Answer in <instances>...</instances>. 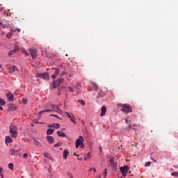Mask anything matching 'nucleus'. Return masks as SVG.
I'll return each instance as SVG.
<instances>
[{
  "label": "nucleus",
  "instance_id": "20e7f679",
  "mask_svg": "<svg viewBox=\"0 0 178 178\" xmlns=\"http://www.w3.org/2000/svg\"><path fill=\"white\" fill-rule=\"evenodd\" d=\"M84 141V138L83 136H79V138L76 140L75 143V147L76 148H79L80 145V148H84V145L83 144V142Z\"/></svg>",
  "mask_w": 178,
  "mask_h": 178
},
{
  "label": "nucleus",
  "instance_id": "052dcab7",
  "mask_svg": "<svg viewBox=\"0 0 178 178\" xmlns=\"http://www.w3.org/2000/svg\"><path fill=\"white\" fill-rule=\"evenodd\" d=\"M70 77H72V74H70Z\"/></svg>",
  "mask_w": 178,
  "mask_h": 178
},
{
  "label": "nucleus",
  "instance_id": "6ab92c4d",
  "mask_svg": "<svg viewBox=\"0 0 178 178\" xmlns=\"http://www.w3.org/2000/svg\"><path fill=\"white\" fill-rule=\"evenodd\" d=\"M5 143L6 144H8V143H13V139H12V137L7 136H6Z\"/></svg>",
  "mask_w": 178,
  "mask_h": 178
},
{
  "label": "nucleus",
  "instance_id": "39448f33",
  "mask_svg": "<svg viewBox=\"0 0 178 178\" xmlns=\"http://www.w3.org/2000/svg\"><path fill=\"white\" fill-rule=\"evenodd\" d=\"M120 170L123 176V177H126L127 176V172H129V166L124 165V167H121Z\"/></svg>",
  "mask_w": 178,
  "mask_h": 178
},
{
  "label": "nucleus",
  "instance_id": "774afa93",
  "mask_svg": "<svg viewBox=\"0 0 178 178\" xmlns=\"http://www.w3.org/2000/svg\"><path fill=\"white\" fill-rule=\"evenodd\" d=\"M126 122H127V120H126Z\"/></svg>",
  "mask_w": 178,
  "mask_h": 178
},
{
  "label": "nucleus",
  "instance_id": "a19ab883",
  "mask_svg": "<svg viewBox=\"0 0 178 178\" xmlns=\"http://www.w3.org/2000/svg\"><path fill=\"white\" fill-rule=\"evenodd\" d=\"M92 170H93V172H95V173L97 172V170H95V168H90L89 170L90 172H91Z\"/></svg>",
  "mask_w": 178,
  "mask_h": 178
},
{
  "label": "nucleus",
  "instance_id": "603ef678",
  "mask_svg": "<svg viewBox=\"0 0 178 178\" xmlns=\"http://www.w3.org/2000/svg\"><path fill=\"white\" fill-rule=\"evenodd\" d=\"M0 176L1 178H3V174H2V172L1 173Z\"/></svg>",
  "mask_w": 178,
  "mask_h": 178
},
{
  "label": "nucleus",
  "instance_id": "c85d7f7f",
  "mask_svg": "<svg viewBox=\"0 0 178 178\" xmlns=\"http://www.w3.org/2000/svg\"><path fill=\"white\" fill-rule=\"evenodd\" d=\"M22 52H23V54H25L26 56H29V52H27V51H26V49H22Z\"/></svg>",
  "mask_w": 178,
  "mask_h": 178
},
{
  "label": "nucleus",
  "instance_id": "bb28decb",
  "mask_svg": "<svg viewBox=\"0 0 178 178\" xmlns=\"http://www.w3.org/2000/svg\"><path fill=\"white\" fill-rule=\"evenodd\" d=\"M10 31H11L12 33H16V31H17V33H20V29L17 28V29H11Z\"/></svg>",
  "mask_w": 178,
  "mask_h": 178
},
{
  "label": "nucleus",
  "instance_id": "680f3d73",
  "mask_svg": "<svg viewBox=\"0 0 178 178\" xmlns=\"http://www.w3.org/2000/svg\"><path fill=\"white\" fill-rule=\"evenodd\" d=\"M31 126H32V127H33V126H34V124H31Z\"/></svg>",
  "mask_w": 178,
  "mask_h": 178
},
{
  "label": "nucleus",
  "instance_id": "c9c22d12",
  "mask_svg": "<svg viewBox=\"0 0 178 178\" xmlns=\"http://www.w3.org/2000/svg\"><path fill=\"white\" fill-rule=\"evenodd\" d=\"M28 102L29 100L27 99H22V104H24V105H26Z\"/></svg>",
  "mask_w": 178,
  "mask_h": 178
},
{
  "label": "nucleus",
  "instance_id": "423d86ee",
  "mask_svg": "<svg viewBox=\"0 0 178 178\" xmlns=\"http://www.w3.org/2000/svg\"><path fill=\"white\" fill-rule=\"evenodd\" d=\"M63 81H64V79L63 78L58 79L56 81H55L53 83L51 86V90H54V88H56V87H59V86H60V84H62Z\"/></svg>",
  "mask_w": 178,
  "mask_h": 178
},
{
  "label": "nucleus",
  "instance_id": "393cba45",
  "mask_svg": "<svg viewBox=\"0 0 178 178\" xmlns=\"http://www.w3.org/2000/svg\"><path fill=\"white\" fill-rule=\"evenodd\" d=\"M0 105H2V106L6 105V102L2 98H0Z\"/></svg>",
  "mask_w": 178,
  "mask_h": 178
},
{
  "label": "nucleus",
  "instance_id": "f3484780",
  "mask_svg": "<svg viewBox=\"0 0 178 178\" xmlns=\"http://www.w3.org/2000/svg\"><path fill=\"white\" fill-rule=\"evenodd\" d=\"M102 113L100 116H104L105 113H106V107L105 106H102L101 108Z\"/></svg>",
  "mask_w": 178,
  "mask_h": 178
},
{
  "label": "nucleus",
  "instance_id": "864d4df0",
  "mask_svg": "<svg viewBox=\"0 0 178 178\" xmlns=\"http://www.w3.org/2000/svg\"><path fill=\"white\" fill-rule=\"evenodd\" d=\"M0 111H3V108H2V106H0Z\"/></svg>",
  "mask_w": 178,
  "mask_h": 178
},
{
  "label": "nucleus",
  "instance_id": "a18cd8bd",
  "mask_svg": "<svg viewBox=\"0 0 178 178\" xmlns=\"http://www.w3.org/2000/svg\"><path fill=\"white\" fill-rule=\"evenodd\" d=\"M33 123H35V124H38V123H40V122H38V120H35L33 121Z\"/></svg>",
  "mask_w": 178,
  "mask_h": 178
},
{
  "label": "nucleus",
  "instance_id": "09e8293b",
  "mask_svg": "<svg viewBox=\"0 0 178 178\" xmlns=\"http://www.w3.org/2000/svg\"><path fill=\"white\" fill-rule=\"evenodd\" d=\"M87 156H88V158H91V154H90V153H88Z\"/></svg>",
  "mask_w": 178,
  "mask_h": 178
},
{
  "label": "nucleus",
  "instance_id": "5fc2aeb1",
  "mask_svg": "<svg viewBox=\"0 0 178 178\" xmlns=\"http://www.w3.org/2000/svg\"><path fill=\"white\" fill-rule=\"evenodd\" d=\"M100 152H102V147H99Z\"/></svg>",
  "mask_w": 178,
  "mask_h": 178
},
{
  "label": "nucleus",
  "instance_id": "37998d69",
  "mask_svg": "<svg viewBox=\"0 0 178 178\" xmlns=\"http://www.w3.org/2000/svg\"><path fill=\"white\" fill-rule=\"evenodd\" d=\"M48 155H49L48 153H47V152L44 153V156H45L46 158H48Z\"/></svg>",
  "mask_w": 178,
  "mask_h": 178
},
{
  "label": "nucleus",
  "instance_id": "69168bd1",
  "mask_svg": "<svg viewBox=\"0 0 178 178\" xmlns=\"http://www.w3.org/2000/svg\"><path fill=\"white\" fill-rule=\"evenodd\" d=\"M90 124H92V122H90Z\"/></svg>",
  "mask_w": 178,
  "mask_h": 178
},
{
  "label": "nucleus",
  "instance_id": "338daca9",
  "mask_svg": "<svg viewBox=\"0 0 178 178\" xmlns=\"http://www.w3.org/2000/svg\"><path fill=\"white\" fill-rule=\"evenodd\" d=\"M126 122H127V120H126Z\"/></svg>",
  "mask_w": 178,
  "mask_h": 178
},
{
  "label": "nucleus",
  "instance_id": "4c0bfd02",
  "mask_svg": "<svg viewBox=\"0 0 178 178\" xmlns=\"http://www.w3.org/2000/svg\"><path fill=\"white\" fill-rule=\"evenodd\" d=\"M54 124H55L54 125L55 129H59L60 127V124L58 123H55Z\"/></svg>",
  "mask_w": 178,
  "mask_h": 178
},
{
  "label": "nucleus",
  "instance_id": "a878e982",
  "mask_svg": "<svg viewBox=\"0 0 178 178\" xmlns=\"http://www.w3.org/2000/svg\"><path fill=\"white\" fill-rule=\"evenodd\" d=\"M62 145V142H58L54 145V148H58V147H60Z\"/></svg>",
  "mask_w": 178,
  "mask_h": 178
},
{
  "label": "nucleus",
  "instance_id": "c03bdc74",
  "mask_svg": "<svg viewBox=\"0 0 178 178\" xmlns=\"http://www.w3.org/2000/svg\"><path fill=\"white\" fill-rule=\"evenodd\" d=\"M51 116H54V118H57V119H59V117L55 114L51 115Z\"/></svg>",
  "mask_w": 178,
  "mask_h": 178
},
{
  "label": "nucleus",
  "instance_id": "f704fd0d",
  "mask_svg": "<svg viewBox=\"0 0 178 178\" xmlns=\"http://www.w3.org/2000/svg\"><path fill=\"white\" fill-rule=\"evenodd\" d=\"M67 176L70 178H74V177H73V175H72V173L70 172H67Z\"/></svg>",
  "mask_w": 178,
  "mask_h": 178
},
{
  "label": "nucleus",
  "instance_id": "cd10ccee",
  "mask_svg": "<svg viewBox=\"0 0 178 178\" xmlns=\"http://www.w3.org/2000/svg\"><path fill=\"white\" fill-rule=\"evenodd\" d=\"M0 26L1 27H3V29H8V25L3 24V23L0 22Z\"/></svg>",
  "mask_w": 178,
  "mask_h": 178
},
{
  "label": "nucleus",
  "instance_id": "6e6552de",
  "mask_svg": "<svg viewBox=\"0 0 178 178\" xmlns=\"http://www.w3.org/2000/svg\"><path fill=\"white\" fill-rule=\"evenodd\" d=\"M17 109V106L13 104H10L8 105V112H13V111H16Z\"/></svg>",
  "mask_w": 178,
  "mask_h": 178
},
{
  "label": "nucleus",
  "instance_id": "72a5a7b5",
  "mask_svg": "<svg viewBox=\"0 0 178 178\" xmlns=\"http://www.w3.org/2000/svg\"><path fill=\"white\" fill-rule=\"evenodd\" d=\"M145 168H148L149 166H151V162L148 161L145 163Z\"/></svg>",
  "mask_w": 178,
  "mask_h": 178
},
{
  "label": "nucleus",
  "instance_id": "13d9d810",
  "mask_svg": "<svg viewBox=\"0 0 178 178\" xmlns=\"http://www.w3.org/2000/svg\"><path fill=\"white\" fill-rule=\"evenodd\" d=\"M84 160H85V161H87V157H86V158L84 159Z\"/></svg>",
  "mask_w": 178,
  "mask_h": 178
},
{
  "label": "nucleus",
  "instance_id": "4d7b16f0",
  "mask_svg": "<svg viewBox=\"0 0 178 178\" xmlns=\"http://www.w3.org/2000/svg\"><path fill=\"white\" fill-rule=\"evenodd\" d=\"M1 68H2V65L0 64V69H1Z\"/></svg>",
  "mask_w": 178,
  "mask_h": 178
},
{
  "label": "nucleus",
  "instance_id": "473e14b6",
  "mask_svg": "<svg viewBox=\"0 0 178 178\" xmlns=\"http://www.w3.org/2000/svg\"><path fill=\"white\" fill-rule=\"evenodd\" d=\"M8 168H9V169H10L11 170H13V163H10L8 164Z\"/></svg>",
  "mask_w": 178,
  "mask_h": 178
},
{
  "label": "nucleus",
  "instance_id": "0eeeda50",
  "mask_svg": "<svg viewBox=\"0 0 178 178\" xmlns=\"http://www.w3.org/2000/svg\"><path fill=\"white\" fill-rule=\"evenodd\" d=\"M35 76L36 77H40V79H43L44 80H47L49 77L48 73H37Z\"/></svg>",
  "mask_w": 178,
  "mask_h": 178
},
{
  "label": "nucleus",
  "instance_id": "4be33fe9",
  "mask_svg": "<svg viewBox=\"0 0 178 178\" xmlns=\"http://www.w3.org/2000/svg\"><path fill=\"white\" fill-rule=\"evenodd\" d=\"M33 141H35V144L37 145V147H42V143L37 140L35 138H33Z\"/></svg>",
  "mask_w": 178,
  "mask_h": 178
},
{
  "label": "nucleus",
  "instance_id": "0e129e2a",
  "mask_svg": "<svg viewBox=\"0 0 178 178\" xmlns=\"http://www.w3.org/2000/svg\"><path fill=\"white\" fill-rule=\"evenodd\" d=\"M2 34H5V33H3H3H2Z\"/></svg>",
  "mask_w": 178,
  "mask_h": 178
},
{
  "label": "nucleus",
  "instance_id": "bf43d9fd",
  "mask_svg": "<svg viewBox=\"0 0 178 178\" xmlns=\"http://www.w3.org/2000/svg\"><path fill=\"white\" fill-rule=\"evenodd\" d=\"M74 155H75L76 156H77V154H76V153H74Z\"/></svg>",
  "mask_w": 178,
  "mask_h": 178
},
{
  "label": "nucleus",
  "instance_id": "1a4fd4ad",
  "mask_svg": "<svg viewBox=\"0 0 178 178\" xmlns=\"http://www.w3.org/2000/svg\"><path fill=\"white\" fill-rule=\"evenodd\" d=\"M29 52L33 59H35V58H37V50L34 49H30Z\"/></svg>",
  "mask_w": 178,
  "mask_h": 178
},
{
  "label": "nucleus",
  "instance_id": "b1692460",
  "mask_svg": "<svg viewBox=\"0 0 178 178\" xmlns=\"http://www.w3.org/2000/svg\"><path fill=\"white\" fill-rule=\"evenodd\" d=\"M54 131H55V129H48L47 131V136H51V134H54Z\"/></svg>",
  "mask_w": 178,
  "mask_h": 178
},
{
  "label": "nucleus",
  "instance_id": "412c9836",
  "mask_svg": "<svg viewBox=\"0 0 178 178\" xmlns=\"http://www.w3.org/2000/svg\"><path fill=\"white\" fill-rule=\"evenodd\" d=\"M57 134L58 136V137H66V134H65V132L62 131H57Z\"/></svg>",
  "mask_w": 178,
  "mask_h": 178
},
{
  "label": "nucleus",
  "instance_id": "9b49d317",
  "mask_svg": "<svg viewBox=\"0 0 178 178\" xmlns=\"http://www.w3.org/2000/svg\"><path fill=\"white\" fill-rule=\"evenodd\" d=\"M19 49V46H15L14 49L8 51V56H10V55H13L14 54H16V52H17Z\"/></svg>",
  "mask_w": 178,
  "mask_h": 178
},
{
  "label": "nucleus",
  "instance_id": "8fccbe9b",
  "mask_svg": "<svg viewBox=\"0 0 178 178\" xmlns=\"http://www.w3.org/2000/svg\"><path fill=\"white\" fill-rule=\"evenodd\" d=\"M65 74H66V72H63L61 73V76H65Z\"/></svg>",
  "mask_w": 178,
  "mask_h": 178
},
{
  "label": "nucleus",
  "instance_id": "aec40b11",
  "mask_svg": "<svg viewBox=\"0 0 178 178\" xmlns=\"http://www.w3.org/2000/svg\"><path fill=\"white\" fill-rule=\"evenodd\" d=\"M69 155V150L67 149H64L63 153V156L64 159H67V156Z\"/></svg>",
  "mask_w": 178,
  "mask_h": 178
},
{
  "label": "nucleus",
  "instance_id": "e433bc0d",
  "mask_svg": "<svg viewBox=\"0 0 178 178\" xmlns=\"http://www.w3.org/2000/svg\"><path fill=\"white\" fill-rule=\"evenodd\" d=\"M78 102H79L81 105H86V102H84V100H79Z\"/></svg>",
  "mask_w": 178,
  "mask_h": 178
},
{
  "label": "nucleus",
  "instance_id": "6e6d98bb",
  "mask_svg": "<svg viewBox=\"0 0 178 178\" xmlns=\"http://www.w3.org/2000/svg\"><path fill=\"white\" fill-rule=\"evenodd\" d=\"M64 109H66V104H64Z\"/></svg>",
  "mask_w": 178,
  "mask_h": 178
},
{
  "label": "nucleus",
  "instance_id": "9d476101",
  "mask_svg": "<svg viewBox=\"0 0 178 178\" xmlns=\"http://www.w3.org/2000/svg\"><path fill=\"white\" fill-rule=\"evenodd\" d=\"M46 140L49 144H54V143H55V139H54V137L51 136H47L46 137Z\"/></svg>",
  "mask_w": 178,
  "mask_h": 178
},
{
  "label": "nucleus",
  "instance_id": "4468645a",
  "mask_svg": "<svg viewBox=\"0 0 178 178\" xmlns=\"http://www.w3.org/2000/svg\"><path fill=\"white\" fill-rule=\"evenodd\" d=\"M6 96L7 97L8 101H13V99L15 98V96H13V94H12V92H8L6 94Z\"/></svg>",
  "mask_w": 178,
  "mask_h": 178
},
{
  "label": "nucleus",
  "instance_id": "dca6fc26",
  "mask_svg": "<svg viewBox=\"0 0 178 178\" xmlns=\"http://www.w3.org/2000/svg\"><path fill=\"white\" fill-rule=\"evenodd\" d=\"M91 86L92 88L95 90V91H98V90H99L98 84L95 83V82H91Z\"/></svg>",
  "mask_w": 178,
  "mask_h": 178
},
{
  "label": "nucleus",
  "instance_id": "a211bd4d",
  "mask_svg": "<svg viewBox=\"0 0 178 178\" xmlns=\"http://www.w3.org/2000/svg\"><path fill=\"white\" fill-rule=\"evenodd\" d=\"M110 163L112 168H116L117 163L113 158L110 159Z\"/></svg>",
  "mask_w": 178,
  "mask_h": 178
},
{
  "label": "nucleus",
  "instance_id": "ddd939ff",
  "mask_svg": "<svg viewBox=\"0 0 178 178\" xmlns=\"http://www.w3.org/2000/svg\"><path fill=\"white\" fill-rule=\"evenodd\" d=\"M20 151H22V149H10V150H9V152H10V155H12V156H15V155H16V154L17 153V152H20Z\"/></svg>",
  "mask_w": 178,
  "mask_h": 178
},
{
  "label": "nucleus",
  "instance_id": "c756f323",
  "mask_svg": "<svg viewBox=\"0 0 178 178\" xmlns=\"http://www.w3.org/2000/svg\"><path fill=\"white\" fill-rule=\"evenodd\" d=\"M107 175H108V170L107 169H104V172H103L104 177H106Z\"/></svg>",
  "mask_w": 178,
  "mask_h": 178
},
{
  "label": "nucleus",
  "instance_id": "f8f14e48",
  "mask_svg": "<svg viewBox=\"0 0 178 178\" xmlns=\"http://www.w3.org/2000/svg\"><path fill=\"white\" fill-rule=\"evenodd\" d=\"M66 115H67L68 118L70 119L71 122H72L73 123H74V124H76V118L74 116H73V114H69V113L66 112L65 113Z\"/></svg>",
  "mask_w": 178,
  "mask_h": 178
},
{
  "label": "nucleus",
  "instance_id": "58836bf2",
  "mask_svg": "<svg viewBox=\"0 0 178 178\" xmlns=\"http://www.w3.org/2000/svg\"><path fill=\"white\" fill-rule=\"evenodd\" d=\"M47 127H55V124H49L47 125Z\"/></svg>",
  "mask_w": 178,
  "mask_h": 178
},
{
  "label": "nucleus",
  "instance_id": "de8ad7c7",
  "mask_svg": "<svg viewBox=\"0 0 178 178\" xmlns=\"http://www.w3.org/2000/svg\"><path fill=\"white\" fill-rule=\"evenodd\" d=\"M6 37H7V38H10V37H12V35H6Z\"/></svg>",
  "mask_w": 178,
  "mask_h": 178
},
{
  "label": "nucleus",
  "instance_id": "2f4dec72",
  "mask_svg": "<svg viewBox=\"0 0 178 178\" xmlns=\"http://www.w3.org/2000/svg\"><path fill=\"white\" fill-rule=\"evenodd\" d=\"M105 95V93L102 91L99 92L97 97H104Z\"/></svg>",
  "mask_w": 178,
  "mask_h": 178
},
{
  "label": "nucleus",
  "instance_id": "79ce46f5",
  "mask_svg": "<svg viewBox=\"0 0 178 178\" xmlns=\"http://www.w3.org/2000/svg\"><path fill=\"white\" fill-rule=\"evenodd\" d=\"M68 90L70 92H73V88L72 87H69Z\"/></svg>",
  "mask_w": 178,
  "mask_h": 178
},
{
  "label": "nucleus",
  "instance_id": "f257e3e1",
  "mask_svg": "<svg viewBox=\"0 0 178 178\" xmlns=\"http://www.w3.org/2000/svg\"><path fill=\"white\" fill-rule=\"evenodd\" d=\"M44 112H57L58 113H62V111L59 109L58 106L55 104H49L47 106V109L42 111H39L38 115H41V113H44Z\"/></svg>",
  "mask_w": 178,
  "mask_h": 178
},
{
  "label": "nucleus",
  "instance_id": "2eb2a0df",
  "mask_svg": "<svg viewBox=\"0 0 178 178\" xmlns=\"http://www.w3.org/2000/svg\"><path fill=\"white\" fill-rule=\"evenodd\" d=\"M16 70H17V67L15 65H11L8 68L9 73H13V72H16Z\"/></svg>",
  "mask_w": 178,
  "mask_h": 178
},
{
  "label": "nucleus",
  "instance_id": "f03ea898",
  "mask_svg": "<svg viewBox=\"0 0 178 178\" xmlns=\"http://www.w3.org/2000/svg\"><path fill=\"white\" fill-rule=\"evenodd\" d=\"M118 106H120L122 108L120 111L122 112H124V113H129V112H133V110L131 109V106L129 104H118Z\"/></svg>",
  "mask_w": 178,
  "mask_h": 178
},
{
  "label": "nucleus",
  "instance_id": "ea45409f",
  "mask_svg": "<svg viewBox=\"0 0 178 178\" xmlns=\"http://www.w3.org/2000/svg\"><path fill=\"white\" fill-rule=\"evenodd\" d=\"M28 156H29V155L26 153L23 154V158H24V159H27Z\"/></svg>",
  "mask_w": 178,
  "mask_h": 178
},
{
  "label": "nucleus",
  "instance_id": "e2e57ef3",
  "mask_svg": "<svg viewBox=\"0 0 178 178\" xmlns=\"http://www.w3.org/2000/svg\"><path fill=\"white\" fill-rule=\"evenodd\" d=\"M62 130H65V129H62Z\"/></svg>",
  "mask_w": 178,
  "mask_h": 178
},
{
  "label": "nucleus",
  "instance_id": "7ed1b4c3",
  "mask_svg": "<svg viewBox=\"0 0 178 178\" xmlns=\"http://www.w3.org/2000/svg\"><path fill=\"white\" fill-rule=\"evenodd\" d=\"M10 134L12 138H16L17 137V127L15 124L10 125Z\"/></svg>",
  "mask_w": 178,
  "mask_h": 178
},
{
  "label": "nucleus",
  "instance_id": "5701e85b",
  "mask_svg": "<svg viewBox=\"0 0 178 178\" xmlns=\"http://www.w3.org/2000/svg\"><path fill=\"white\" fill-rule=\"evenodd\" d=\"M58 74H59V69L56 68L54 74L51 76L52 79H56V76H58Z\"/></svg>",
  "mask_w": 178,
  "mask_h": 178
},
{
  "label": "nucleus",
  "instance_id": "7c9ffc66",
  "mask_svg": "<svg viewBox=\"0 0 178 178\" xmlns=\"http://www.w3.org/2000/svg\"><path fill=\"white\" fill-rule=\"evenodd\" d=\"M171 176H174L175 177H178V172H172Z\"/></svg>",
  "mask_w": 178,
  "mask_h": 178
},
{
  "label": "nucleus",
  "instance_id": "3c124183",
  "mask_svg": "<svg viewBox=\"0 0 178 178\" xmlns=\"http://www.w3.org/2000/svg\"><path fill=\"white\" fill-rule=\"evenodd\" d=\"M131 129V125H129V127H128V130H130Z\"/></svg>",
  "mask_w": 178,
  "mask_h": 178
},
{
  "label": "nucleus",
  "instance_id": "49530a36",
  "mask_svg": "<svg viewBox=\"0 0 178 178\" xmlns=\"http://www.w3.org/2000/svg\"><path fill=\"white\" fill-rule=\"evenodd\" d=\"M3 170V168H2V167H0V175L2 173Z\"/></svg>",
  "mask_w": 178,
  "mask_h": 178
}]
</instances>
